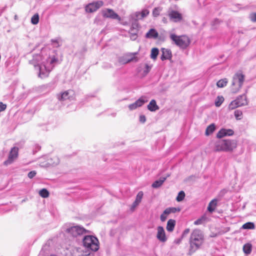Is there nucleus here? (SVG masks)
Segmentation results:
<instances>
[{
  "mask_svg": "<svg viewBox=\"0 0 256 256\" xmlns=\"http://www.w3.org/2000/svg\"><path fill=\"white\" fill-rule=\"evenodd\" d=\"M168 16L170 19L172 20L175 22H180L182 18L181 14L174 10L169 12Z\"/></svg>",
  "mask_w": 256,
  "mask_h": 256,
  "instance_id": "2eb2a0df",
  "label": "nucleus"
},
{
  "mask_svg": "<svg viewBox=\"0 0 256 256\" xmlns=\"http://www.w3.org/2000/svg\"><path fill=\"white\" fill-rule=\"evenodd\" d=\"M216 204L217 200L216 199L212 200L208 204V210L210 212H213L216 208Z\"/></svg>",
  "mask_w": 256,
  "mask_h": 256,
  "instance_id": "cd10ccee",
  "label": "nucleus"
},
{
  "mask_svg": "<svg viewBox=\"0 0 256 256\" xmlns=\"http://www.w3.org/2000/svg\"><path fill=\"white\" fill-rule=\"evenodd\" d=\"M237 146V142L234 140H223L216 142L215 150L231 152Z\"/></svg>",
  "mask_w": 256,
  "mask_h": 256,
  "instance_id": "7ed1b4c3",
  "label": "nucleus"
},
{
  "mask_svg": "<svg viewBox=\"0 0 256 256\" xmlns=\"http://www.w3.org/2000/svg\"><path fill=\"white\" fill-rule=\"evenodd\" d=\"M224 101V98L222 96H218L215 100V105L216 106H220Z\"/></svg>",
  "mask_w": 256,
  "mask_h": 256,
  "instance_id": "f704fd0d",
  "label": "nucleus"
},
{
  "mask_svg": "<svg viewBox=\"0 0 256 256\" xmlns=\"http://www.w3.org/2000/svg\"><path fill=\"white\" fill-rule=\"evenodd\" d=\"M138 24H133L130 28L129 33L130 34V37L132 40H135L138 38V29L137 28Z\"/></svg>",
  "mask_w": 256,
  "mask_h": 256,
  "instance_id": "f3484780",
  "label": "nucleus"
},
{
  "mask_svg": "<svg viewBox=\"0 0 256 256\" xmlns=\"http://www.w3.org/2000/svg\"><path fill=\"white\" fill-rule=\"evenodd\" d=\"M148 10L146 9L143 10L142 12H136L135 16L136 20H142L146 17L149 14Z\"/></svg>",
  "mask_w": 256,
  "mask_h": 256,
  "instance_id": "393cba45",
  "label": "nucleus"
},
{
  "mask_svg": "<svg viewBox=\"0 0 256 256\" xmlns=\"http://www.w3.org/2000/svg\"><path fill=\"white\" fill-rule=\"evenodd\" d=\"M14 19H15V20H16V19H17V16H16H16H14Z\"/></svg>",
  "mask_w": 256,
  "mask_h": 256,
  "instance_id": "864d4df0",
  "label": "nucleus"
},
{
  "mask_svg": "<svg viewBox=\"0 0 256 256\" xmlns=\"http://www.w3.org/2000/svg\"><path fill=\"white\" fill-rule=\"evenodd\" d=\"M66 232L71 234L73 236H77L86 232V230L80 226H73L66 229Z\"/></svg>",
  "mask_w": 256,
  "mask_h": 256,
  "instance_id": "6e6552de",
  "label": "nucleus"
},
{
  "mask_svg": "<svg viewBox=\"0 0 256 256\" xmlns=\"http://www.w3.org/2000/svg\"><path fill=\"white\" fill-rule=\"evenodd\" d=\"M84 246L94 252L97 251L99 248V242L98 238L94 236H87L83 238Z\"/></svg>",
  "mask_w": 256,
  "mask_h": 256,
  "instance_id": "39448f33",
  "label": "nucleus"
},
{
  "mask_svg": "<svg viewBox=\"0 0 256 256\" xmlns=\"http://www.w3.org/2000/svg\"><path fill=\"white\" fill-rule=\"evenodd\" d=\"M228 82V81L226 78H225L224 79H222V80H219L217 82L216 86L218 88H223L226 85Z\"/></svg>",
  "mask_w": 256,
  "mask_h": 256,
  "instance_id": "473e14b6",
  "label": "nucleus"
},
{
  "mask_svg": "<svg viewBox=\"0 0 256 256\" xmlns=\"http://www.w3.org/2000/svg\"><path fill=\"white\" fill-rule=\"evenodd\" d=\"M169 176L170 174H168L166 177L160 178L158 180L154 182V183L152 184V186L153 188H160L162 184L166 180V178Z\"/></svg>",
  "mask_w": 256,
  "mask_h": 256,
  "instance_id": "5701e85b",
  "label": "nucleus"
},
{
  "mask_svg": "<svg viewBox=\"0 0 256 256\" xmlns=\"http://www.w3.org/2000/svg\"><path fill=\"white\" fill-rule=\"evenodd\" d=\"M204 242V237L201 231L194 230L190 235V254L198 250Z\"/></svg>",
  "mask_w": 256,
  "mask_h": 256,
  "instance_id": "f257e3e1",
  "label": "nucleus"
},
{
  "mask_svg": "<svg viewBox=\"0 0 256 256\" xmlns=\"http://www.w3.org/2000/svg\"><path fill=\"white\" fill-rule=\"evenodd\" d=\"M39 194L44 198H46L49 196L50 193L46 188H42L39 192Z\"/></svg>",
  "mask_w": 256,
  "mask_h": 256,
  "instance_id": "72a5a7b5",
  "label": "nucleus"
},
{
  "mask_svg": "<svg viewBox=\"0 0 256 256\" xmlns=\"http://www.w3.org/2000/svg\"><path fill=\"white\" fill-rule=\"evenodd\" d=\"M255 228V225L252 222H248L246 224H244L242 228V229H248V230H253Z\"/></svg>",
  "mask_w": 256,
  "mask_h": 256,
  "instance_id": "7c9ffc66",
  "label": "nucleus"
},
{
  "mask_svg": "<svg viewBox=\"0 0 256 256\" xmlns=\"http://www.w3.org/2000/svg\"><path fill=\"white\" fill-rule=\"evenodd\" d=\"M162 9L158 7L155 8L152 11V16L154 17H156L160 15V12L162 11Z\"/></svg>",
  "mask_w": 256,
  "mask_h": 256,
  "instance_id": "ea45409f",
  "label": "nucleus"
},
{
  "mask_svg": "<svg viewBox=\"0 0 256 256\" xmlns=\"http://www.w3.org/2000/svg\"><path fill=\"white\" fill-rule=\"evenodd\" d=\"M248 102L245 94L238 96L235 100L232 101L229 104V108L234 110L238 107L246 106Z\"/></svg>",
  "mask_w": 256,
  "mask_h": 256,
  "instance_id": "0eeeda50",
  "label": "nucleus"
},
{
  "mask_svg": "<svg viewBox=\"0 0 256 256\" xmlns=\"http://www.w3.org/2000/svg\"><path fill=\"white\" fill-rule=\"evenodd\" d=\"M162 21L164 22H166V19L165 18H163Z\"/></svg>",
  "mask_w": 256,
  "mask_h": 256,
  "instance_id": "603ef678",
  "label": "nucleus"
},
{
  "mask_svg": "<svg viewBox=\"0 0 256 256\" xmlns=\"http://www.w3.org/2000/svg\"><path fill=\"white\" fill-rule=\"evenodd\" d=\"M159 50L158 48H152L151 50L150 58L153 60H156L158 54Z\"/></svg>",
  "mask_w": 256,
  "mask_h": 256,
  "instance_id": "2f4dec72",
  "label": "nucleus"
},
{
  "mask_svg": "<svg viewBox=\"0 0 256 256\" xmlns=\"http://www.w3.org/2000/svg\"><path fill=\"white\" fill-rule=\"evenodd\" d=\"M156 238L162 242H165L167 240L164 230L162 226H158L157 228Z\"/></svg>",
  "mask_w": 256,
  "mask_h": 256,
  "instance_id": "4468645a",
  "label": "nucleus"
},
{
  "mask_svg": "<svg viewBox=\"0 0 256 256\" xmlns=\"http://www.w3.org/2000/svg\"><path fill=\"white\" fill-rule=\"evenodd\" d=\"M180 210V208L174 207H170L166 208L160 216V220L162 222H164L167 218L168 216L170 214H174Z\"/></svg>",
  "mask_w": 256,
  "mask_h": 256,
  "instance_id": "9b49d317",
  "label": "nucleus"
},
{
  "mask_svg": "<svg viewBox=\"0 0 256 256\" xmlns=\"http://www.w3.org/2000/svg\"><path fill=\"white\" fill-rule=\"evenodd\" d=\"M148 102L146 98L144 96H141L134 102L128 105L130 110H132L142 106L144 103Z\"/></svg>",
  "mask_w": 256,
  "mask_h": 256,
  "instance_id": "ddd939ff",
  "label": "nucleus"
},
{
  "mask_svg": "<svg viewBox=\"0 0 256 256\" xmlns=\"http://www.w3.org/2000/svg\"><path fill=\"white\" fill-rule=\"evenodd\" d=\"M162 54L160 58L162 60L170 59L172 58L171 51L168 49L162 48Z\"/></svg>",
  "mask_w": 256,
  "mask_h": 256,
  "instance_id": "4be33fe9",
  "label": "nucleus"
},
{
  "mask_svg": "<svg viewBox=\"0 0 256 256\" xmlns=\"http://www.w3.org/2000/svg\"><path fill=\"white\" fill-rule=\"evenodd\" d=\"M46 165L48 166H56L59 164L60 159L56 156H52L48 159Z\"/></svg>",
  "mask_w": 256,
  "mask_h": 256,
  "instance_id": "6ab92c4d",
  "label": "nucleus"
},
{
  "mask_svg": "<svg viewBox=\"0 0 256 256\" xmlns=\"http://www.w3.org/2000/svg\"><path fill=\"white\" fill-rule=\"evenodd\" d=\"M42 60V56L40 54H37L33 56V58L29 61V63L32 64L34 68H36L38 66H40V63Z\"/></svg>",
  "mask_w": 256,
  "mask_h": 256,
  "instance_id": "a211bd4d",
  "label": "nucleus"
},
{
  "mask_svg": "<svg viewBox=\"0 0 256 256\" xmlns=\"http://www.w3.org/2000/svg\"><path fill=\"white\" fill-rule=\"evenodd\" d=\"M158 36V34L156 30L154 28H151L146 34V38H157Z\"/></svg>",
  "mask_w": 256,
  "mask_h": 256,
  "instance_id": "b1692460",
  "label": "nucleus"
},
{
  "mask_svg": "<svg viewBox=\"0 0 256 256\" xmlns=\"http://www.w3.org/2000/svg\"><path fill=\"white\" fill-rule=\"evenodd\" d=\"M39 22V16L38 14H34L31 18V22L33 24H36Z\"/></svg>",
  "mask_w": 256,
  "mask_h": 256,
  "instance_id": "c9c22d12",
  "label": "nucleus"
},
{
  "mask_svg": "<svg viewBox=\"0 0 256 256\" xmlns=\"http://www.w3.org/2000/svg\"><path fill=\"white\" fill-rule=\"evenodd\" d=\"M146 121V118L144 115H140V122L142 123H144Z\"/></svg>",
  "mask_w": 256,
  "mask_h": 256,
  "instance_id": "49530a36",
  "label": "nucleus"
},
{
  "mask_svg": "<svg viewBox=\"0 0 256 256\" xmlns=\"http://www.w3.org/2000/svg\"><path fill=\"white\" fill-rule=\"evenodd\" d=\"M170 38L175 44L182 49L186 48L190 42L189 38L184 35L178 36L174 34H170Z\"/></svg>",
  "mask_w": 256,
  "mask_h": 256,
  "instance_id": "20e7f679",
  "label": "nucleus"
},
{
  "mask_svg": "<svg viewBox=\"0 0 256 256\" xmlns=\"http://www.w3.org/2000/svg\"><path fill=\"white\" fill-rule=\"evenodd\" d=\"M18 148L17 147L12 148L8 154V158L4 162V165H8L12 163L18 156Z\"/></svg>",
  "mask_w": 256,
  "mask_h": 256,
  "instance_id": "1a4fd4ad",
  "label": "nucleus"
},
{
  "mask_svg": "<svg viewBox=\"0 0 256 256\" xmlns=\"http://www.w3.org/2000/svg\"><path fill=\"white\" fill-rule=\"evenodd\" d=\"M176 222L174 220L170 219L166 224V229L169 232H172L176 226Z\"/></svg>",
  "mask_w": 256,
  "mask_h": 256,
  "instance_id": "a878e982",
  "label": "nucleus"
},
{
  "mask_svg": "<svg viewBox=\"0 0 256 256\" xmlns=\"http://www.w3.org/2000/svg\"><path fill=\"white\" fill-rule=\"evenodd\" d=\"M139 204H140L139 202L136 203V200H135L132 204V206L135 207V206H137Z\"/></svg>",
  "mask_w": 256,
  "mask_h": 256,
  "instance_id": "3c124183",
  "label": "nucleus"
},
{
  "mask_svg": "<svg viewBox=\"0 0 256 256\" xmlns=\"http://www.w3.org/2000/svg\"><path fill=\"white\" fill-rule=\"evenodd\" d=\"M184 197H185L184 192L182 190L180 191L178 194V195L176 198V200L178 202H181L184 199Z\"/></svg>",
  "mask_w": 256,
  "mask_h": 256,
  "instance_id": "4c0bfd02",
  "label": "nucleus"
},
{
  "mask_svg": "<svg viewBox=\"0 0 256 256\" xmlns=\"http://www.w3.org/2000/svg\"><path fill=\"white\" fill-rule=\"evenodd\" d=\"M250 19L252 22H256V12L251 13L249 16Z\"/></svg>",
  "mask_w": 256,
  "mask_h": 256,
  "instance_id": "79ce46f5",
  "label": "nucleus"
},
{
  "mask_svg": "<svg viewBox=\"0 0 256 256\" xmlns=\"http://www.w3.org/2000/svg\"><path fill=\"white\" fill-rule=\"evenodd\" d=\"M190 232V229L186 228V229L182 232V238H184L185 236H186L188 233Z\"/></svg>",
  "mask_w": 256,
  "mask_h": 256,
  "instance_id": "09e8293b",
  "label": "nucleus"
},
{
  "mask_svg": "<svg viewBox=\"0 0 256 256\" xmlns=\"http://www.w3.org/2000/svg\"><path fill=\"white\" fill-rule=\"evenodd\" d=\"M152 68V65H149L148 64H144V68L143 72L144 74H142L143 76H146L150 72Z\"/></svg>",
  "mask_w": 256,
  "mask_h": 256,
  "instance_id": "e433bc0d",
  "label": "nucleus"
},
{
  "mask_svg": "<svg viewBox=\"0 0 256 256\" xmlns=\"http://www.w3.org/2000/svg\"><path fill=\"white\" fill-rule=\"evenodd\" d=\"M148 109L150 112H155L159 110V106L156 104V101L152 100L148 105Z\"/></svg>",
  "mask_w": 256,
  "mask_h": 256,
  "instance_id": "bb28decb",
  "label": "nucleus"
},
{
  "mask_svg": "<svg viewBox=\"0 0 256 256\" xmlns=\"http://www.w3.org/2000/svg\"><path fill=\"white\" fill-rule=\"evenodd\" d=\"M234 116L237 120H240L242 118V112L240 110H236L234 112Z\"/></svg>",
  "mask_w": 256,
  "mask_h": 256,
  "instance_id": "58836bf2",
  "label": "nucleus"
},
{
  "mask_svg": "<svg viewBox=\"0 0 256 256\" xmlns=\"http://www.w3.org/2000/svg\"><path fill=\"white\" fill-rule=\"evenodd\" d=\"M6 108V105L0 102V112L4 111Z\"/></svg>",
  "mask_w": 256,
  "mask_h": 256,
  "instance_id": "a18cd8bd",
  "label": "nucleus"
},
{
  "mask_svg": "<svg viewBox=\"0 0 256 256\" xmlns=\"http://www.w3.org/2000/svg\"><path fill=\"white\" fill-rule=\"evenodd\" d=\"M244 76L242 74L236 73L234 77L232 84V92L233 93H236L242 88L244 81Z\"/></svg>",
  "mask_w": 256,
  "mask_h": 256,
  "instance_id": "423d86ee",
  "label": "nucleus"
},
{
  "mask_svg": "<svg viewBox=\"0 0 256 256\" xmlns=\"http://www.w3.org/2000/svg\"><path fill=\"white\" fill-rule=\"evenodd\" d=\"M202 219H198L194 221V224L196 225H198L202 224Z\"/></svg>",
  "mask_w": 256,
  "mask_h": 256,
  "instance_id": "8fccbe9b",
  "label": "nucleus"
},
{
  "mask_svg": "<svg viewBox=\"0 0 256 256\" xmlns=\"http://www.w3.org/2000/svg\"><path fill=\"white\" fill-rule=\"evenodd\" d=\"M104 2L101 0L90 3L86 6V10L88 12H93L102 6Z\"/></svg>",
  "mask_w": 256,
  "mask_h": 256,
  "instance_id": "9d476101",
  "label": "nucleus"
},
{
  "mask_svg": "<svg viewBox=\"0 0 256 256\" xmlns=\"http://www.w3.org/2000/svg\"><path fill=\"white\" fill-rule=\"evenodd\" d=\"M220 22V20L218 18H215L212 22V26H216Z\"/></svg>",
  "mask_w": 256,
  "mask_h": 256,
  "instance_id": "c03bdc74",
  "label": "nucleus"
},
{
  "mask_svg": "<svg viewBox=\"0 0 256 256\" xmlns=\"http://www.w3.org/2000/svg\"><path fill=\"white\" fill-rule=\"evenodd\" d=\"M143 192H142L140 191L138 192V194L136 195V203L139 202L140 203L142 199L143 196Z\"/></svg>",
  "mask_w": 256,
  "mask_h": 256,
  "instance_id": "a19ab883",
  "label": "nucleus"
},
{
  "mask_svg": "<svg viewBox=\"0 0 256 256\" xmlns=\"http://www.w3.org/2000/svg\"><path fill=\"white\" fill-rule=\"evenodd\" d=\"M73 94L72 90H68L62 92L60 95L58 96V98L59 100L64 101L68 99H70V95H72Z\"/></svg>",
  "mask_w": 256,
  "mask_h": 256,
  "instance_id": "aec40b11",
  "label": "nucleus"
},
{
  "mask_svg": "<svg viewBox=\"0 0 256 256\" xmlns=\"http://www.w3.org/2000/svg\"><path fill=\"white\" fill-rule=\"evenodd\" d=\"M58 61L54 56L49 58L46 60V62H42L40 66H38L36 70H38V76L42 78L47 77L50 72L54 67V64Z\"/></svg>",
  "mask_w": 256,
  "mask_h": 256,
  "instance_id": "f03ea898",
  "label": "nucleus"
},
{
  "mask_svg": "<svg viewBox=\"0 0 256 256\" xmlns=\"http://www.w3.org/2000/svg\"><path fill=\"white\" fill-rule=\"evenodd\" d=\"M234 134V132L232 129L222 128L217 133L216 137L218 138H220L225 136H232Z\"/></svg>",
  "mask_w": 256,
  "mask_h": 256,
  "instance_id": "dca6fc26",
  "label": "nucleus"
},
{
  "mask_svg": "<svg viewBox=\"0 0 256 256\" xmlns=\"http://www.w3.org/2000/svg\"><path fill=\"white\" fill-rule=\"evenodd\" d=\"M183 238H182V236H181L180 238L175 239L174 242L176 244H179L181 242Z\"/></svg>",
  "mask_w": 256,
  "mask_h": 256,
  "instance_id": "de8ad7c7",
  "label": "nucleus"
},
{
  "mask_svg": "<svg viewBox=\"0 0 256 256\" xmlns=\"http://www.w3.org/2000/svg\"><path fill=\"white\" fill-rule=\"evenodd\" d=\"M252 246L250 244L248 243L243 246V251L246 254H249L252 252Z\"/></svg>",
  "mask_w": 256,
  "mask_h": 256,
  "instance_id": "c756f323",
  "label": "nucleus"
},
{
  "mask_svg": "<svg viewBox=\"0 0 256 256\" xmlns=\"http://www.w3.org/2000/svg\"><path fill=\"white\" fill-rule=\"evenodd\" d=\"M216 127L214 124L209 125L206 128L205 134L206 136H209L212 134L215 130Z\"/></svg>",
  "mask_w": 256,
  "mask_h": 256,
  "instance_id": "c85d7f7f",
  "label": "nucleus"
},
{
  "mask_svg": "<svg viewBox=\"0 0 256 256\" xmlns=\"http://www.w3.org/2000/svg\"><path fill=\"white\" fill-rule=\"evenodd\" d=\"M102 14L104 17L110 18L114 20H120V16L116 13L112 9L107 8L102 10Z\"/></svg>",
  "mask_w": 256,
  "mask_h": 256,
  "instance_id": "f8f14e48",
  "label": "nucleus"
},
{
  "mask_svg": "<svg viewBox=\"0 0 256 256\" xmlns=\"http://www.w3.org/2000/svg\"><path fill=\"white\" fill-rule=\"evenodd\" d=\"M36 174L35 170H32L28 172V176L30 178H33Z\"/></svg>",
  "mask_w": 256,
  "mask_h": 256,
  "instance_id": "37998d69",
  "label": "nucleus"
},
{
  "mask_svg": "<svg viewBox=\"0 0 256 256\" xmlns=\"http://www.w3.org/2000/svg\"><path fill=\"white\" fill-rule=\"evenodd\" d=\"M137 54V52L134 53H130L126 55L124 57V63L126 64L132 61H138V58L136 57V55Z\"/></svg>",
  "mask_w": 256,
  "mask_h": 256,
  "instance_id": "412c9836",
  "label": "nucleus"
}]
</instances>
